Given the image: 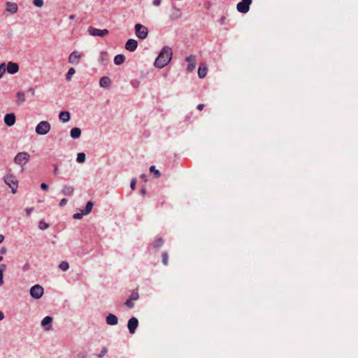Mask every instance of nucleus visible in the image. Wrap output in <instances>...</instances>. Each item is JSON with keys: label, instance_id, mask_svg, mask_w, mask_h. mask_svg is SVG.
<instances>
[{"label": "nucleus", "instance_id": "1", "mask_svg": "<svg viewBox=\"0 0 358 358\" xmlns=\"http://www.w3.org/2000/svg\"><path fill=\"white\" fill-rule=\"evenodd\" d=\"M172 57V50L169 46H165L162 48L155 62V66L157 68L162 69L167 65Z\"/></svg>", "mask_w": 358, "mask_h": 358}, {"label": "nucleus", "instance_id": "2", "mask_svg": "<svg viewBox=\"0 0 358 358\" xmlns=\"http://www.w3.org/2000/svg\"><path fill=\"white\" fill-rule=\"evenodd\" d=\"M3 180L5 183L11 189L12 193H16L18 187V180H17L16 177L13 174L8 173L4 176Z\"/></svg>", "mask_w": 358, "mask_h": 358}, {"label": "nucleus", "instance_id": "3", "mask_svg": "<svg viewBox=\"0 0 358 358\" xmlns=\"http://www.w3.org/2000/svg\"><path fill=\"white\" fill-rule=\"evenodd\" d=\"M50 124L48 121H41L36 127V133L43 136L50 131Z\"/></svg>", "mask_w": 358, "mask_h": 358}, {"label": "nucleus", "instance_id": "4", "mask_svg": "<svg viewBox=\"0 0 358 358\" xmlns=\"http://www.w3.org/2000/svg\"><path fill=\"white\" fill-rule=\"evenodd\" d=\"M30 156L27 152H19L14 158V162L21 166L26 164L29 160Z\"/></svg>", "mask_w": 358, "mask_h": 358}, {"label": "nucleus", "instance_id": "5", "mask_svg": "<svg viewBox=\"0 0 358 358\" xmlns=\"http://www.w3.org/2000/svg\"><path fill=\"white\" fill-rule=\"evenodd\" d=\"M135 33L138 38L145 39L148 36V31L145 26L141 24H136L135 25Z\"/></svg>", "mask_w": 358, "mask_h": 358}, {"label": "nucleus", "instance_id": "6", "mask_svg": "<svg viewBox=\"0 0 358 358\" xmlns=\"http://www.w3.org/2000/svg\"><path fill=\"white\" fill-rule=\"evenodd\" d=\"M87 31L91 36L99 37H104L108 34V30L106 29H99L92 27H90Z\"/></svg>", "mask_w": 358, "mask_h": 358}, {"label": "nucleus", "instance_id": "7", "mask_svg": "<svg viewBox=\"0 0 358 358\" xmlns=\"http://www.w3.org/2000/svg\"><path fill=\"white\" fill-rule=\"evenodd\" d=\"M29 292H30V295L33 298H34L36 299H38L43 294V288L39 285H36L30 289Z\"/></svg>", "mask_w": 358, "mask_h": 358}, {"label": "nucleus", "instance_id": "8", "mask_svg": "<svg viewBox=\"0 0 358 358\" xmlns=\"http://www.w3.org/2000/svg\"><path fill=\"white\" fill-rule=\"evenodd\" d=\"M252 0H242L237 4V10L241 13H246L250 9V5L252 3Z\"/></svg>", "mask_w": 358, "mask_h": 358}, {"label": "nucleus", "instance_id": "9", "mask_svg": "<svg viewBox=\"0 0 358 358\" xmlns=\"http://www.w3.org/2000/svg\"><path fill=\"white\" fill-rule=\"evenodd\" d=\"M138 325V321L137 318L133 317L130 318L127 323V327L130 334H134Z\"/></svg>", "mask_w": 358, "mask_h": 358}, {"label": "nucleus", "instance_id": "10", "mask_svg": "<svg viewBox=\"0 0 358 358\" xmlns=\"http://www.w3.org/2000/svg\"><path fill=\"white\" fill-rule=\"evenodd\" d=\"M81 57V53L78 51H73L70 54L69 57V62L73 65H77L79 64Z\"/></svg>", "mask_w": 358, "mask_h": 358}, {"label": "nucleus", "instance_id": "11", "mask_svg": "<svg viewBox=\"0 0 358 358\" xmlns=\"http://www.w3.org/2000/svg\"><path fill=\"white\" fill-rule=\"evenodd\" d=\"M182 10L176 6H173L171 10L169 17L172 20H178L182 17Z\"/></svg>", "mask_w": 358, "mask_h": 358}, {"label": "nucleus", "instance_id": "12", "mask_svg": "<svg viewBox=\"0 0 358 358\" xmlns=\"http://www.w3.org/2000/svg\"><path fill=\"white\" fill-rule=\"evenodd\" d=\"M186 61L188 62L187 71L192 72L196 67V57L194 55H189L186 58Z\"/></svg>", "mask_w": 358, "mask_h": 358}, {"label": "nucleus", "instance_id": "13", "mask_svg": "<svg viewBox=\"0 0 358 358\" xmlns=\"http://www.w3.org/2000/svg\"><path fill=\"white\" fill-rule=\"evenodd\" d=\"M138 47V42L135 39H129L125 44V49L128 51L133 52Z\"/></svg>", "mask_w": 358, "mask_h": 358}, {"label": "nucleus", "instance_id": "14", "mask_svg": "<svg viewBox=\"0 0 358 358\" xmlns=\"http://www.w3.org/2000/svg\"><path fill=\"white\" fill-rule=\"evenodd\" d=\"M6 70L9 73L14 74L19 71V66L17 63L9 62L6 68Z\"/></svg>", "mask_w": 358, "mask_h": 358}, {"label": "nucleus", "instance_id": "15", "mask_svg": "<svg viewBox=\"0 0 358 358\" xmlns=\"http://www.w3.org/2000/svg\"><path fill=\"white\" fill-rule=\"evenodd\" d=\"M4 122L8 127L13 126L15 122V114L14 113L6 114L4 117Z\"/></svg>", "mask_w": 358, "mask_h": 358}, {"label": "nucleus", "instance_id": "16", "mask_svg": "<svg viewBox=\"0 0 358 358\" xmlns=\"http://www.w3.org/2000/svg\"><path fill=\"white\" fill-rule=\"evenodd\" d=\"M15 96H16L15 103L17 106H21L26 101L25 94L23 91H18L16 93Z\"/></svg>", "mask_w": 358, "mask_h": 358}, {"label": "nucleus", "instance_id": "17", "mask_svg": "<svg viewBox=\"0 0 358 358\" xmlns=\"http://www.w3.org/2000/svg\"><path fill=\"white\" fill-rule=\"evenodd\" d=\"M109 59V55L107 52L103 51L100 53L99 57V62L103 64L106 65Z\"/></svg>", "mask_w": 358, "mask_h": 358}, {"label": "nucleus", "instance_id": "18", "mask_svg": "<svg viewBox=\"0 0 358 358\" xmlns=\"http://www.w3.org/2000/svg\"><path fill=\"white\" fill-rule=\"evenodd\" d=\"M106 322L110 325H115L118 322V319L116 315L110 313L106 317Z\"/></svg>", "mask_w": 358, "mask_h": 358}, {"label": "nucleus", "instance_id": "19", "mask_svg": "<svg viewBox=\"0 0 358 358\" xmlns=\"http://www.w3.org/2000/svg\"><path fill=\"white\" fill-rule=\"evenodd\" d=\"M52 321V318L50 316L45 317L42 322L41 325L44 327L45 330H49L51 328L50 324Z\"/></svg>", "mask_w": 358, "mask_h": 358}, {"label": "nucleus", "instance_id": "20", "mask_svg": "<svg viewBox=\"0 0 358 358\" xmlns=\"http://www.w3.org/2000/svg\"><path fill=\"white\" fill-rule=\"evenodd\" d=\"M62 192L65 196H71L74 193V188L71 185H65L63 187Z\"/></svg>", "mask_w": 358, "mask_h": 358}, {"label": "nucleus", "instance_id": "21", "mask_svg": "<svg viewBox=\"0 0 358 358\" xmlns=\"http://www.w3.org/2000/svg\"><path fill=\"white\" fill-rule=\"evenodd\" d=\"M70 113L68 111H62L59 115V119L62 122H67L70 120Z\"/></svg>", "mask_w": 358, "mask_h": 358}, {"label": "nucleus", "instance_id": "22", "mask_svg": "<svg viewBox=\"0 0 358 358\" xmlns=\"http://www.w3.org/2000/svg\"><path fill=\"white\" fill-rule=\"evenodd\" d=\"M99 85L102 87H108L111 85V80L108 77H102L99 80Z\"/></svg>", "mask_w": 358, "mask_h": 358}, {"label": "nucleus", "instance_id": "23", "mask_svg": "<svg viewBox=\"0 0 358 358\" xmlns=\"http://www.w3.org/2000/svg\"><path fill=\"white\" fill-rule=\"evenodd\" d=\"M207 66L205 64L201 65L198 69V76L199 78H203L206 76Z\"/></svg>", "mask_w": 358, "mask_h": 358}, {"label": "nucleus", "instance_id": "24", "mask_svg": "<svg viewBox=\"0 0 358 358\" xmlns=\"http://www.w3.org/2000/svg\"><path fill=\"white\" fill-rule=\"evenodd\" d=\"M71 137L73 138H78L81 135V130L78 127H74L71 130Z\"/></svg>", "mask_w": 358, "mask_h": 358}, {"label": "nucleus", "instance_id": "25", "mask_svg": "<svg viewBox=\"0 0 358 358\" xmlns=\"http://www.w3.org/2000/svg\"><path fill=\"white\" fill-rule=\"evenodd\" d=\"M6 10L11 13H15L17 10V6L15 3L8 2Z\"/></svg>", "mask_w": 358, "mask_h": 358}, {"label": "nucleus", "instance_id": "26", "mask_svg": "<svg viewBox=\"0 0 358 358\" xmlns=\"http://www.w3.org/2000/svg\"><path fill=\"white\" fill-rule=\"evenodd\" d=\"M125 57L123 55H117L114 58V62L116 65H120L124 62Z\"/></svg>", "mask_w": 358, "mask_h": 358}, {"label": "nucleus", "instance_id": "27", "mask_svg": "<svg viewBox=\"0 0 358 358\" xmlns=\"http://www.w3.org/2000/svg\"><path fill=\"white\" fill-rule=\"evenodd\" d=\"M94 203L92 201H88L86 204L85 208L84 210L83 214L88 215L92 210Z\"/></svg>", "mask_w": 358, "mask_h": 358}, {"label": "nucleus", "instance_id": "28", "mask_svg": "<svg viewBox=\"0 0 358 358\" xmlns=\"http://www.w3.org/2000/svg\"><path fill=\"white\" fill-rule=\"evenodd\" d=\"M150 173H153L154 177L155 178H158L161 176V173H160L159 171L156 169L155 166H151L150 167Z\"/></svg>", "mask_w": 358, "mask_h": 358}, {"label": "nucleus", "instance_id": "29", "mask_svg": "<svg viewBox=\"0 0 358 358\" xmlns=\"http://www.w3.org/2000/svg\"><path fill=\"white\" fill-rule=\"evenodd\" d=\"M59 268L63 271H66L69 268V264L67 262L63 261L59 264Z\"/></svg>", "mask_w": 358, "mask_h": 358}, {"label": "nucleus", "instance_id": "30", "mask_svg": "<svg viewBox=\"0 0 358 358\" xmlns=\"http://www.w3.org/2000/svg\"><path fill=\"white\" fill-rule=\"evenodd\" d=\"M76 73V70L73 69V68H70L66 75V79L68 80V81H71V76L73 75H74Z\"/></svg>", "mask_w": 358, "mask_h": 358}, {"label": "nucleus", "instance_id": "31", "mask_svg": "<svg viewBox=\"0 0 358 358\" xmlns=\"http://www.w3.org/2000/svg\"><path fill=\"white\" fill-rule=\"evenodd\" d=\"M85 154L83 153V152H80L77 155V159H76V161L78 162V163H83L85 162Z\"/></svg>", "mask_w": 358, "mask_h": 358}, {"label": "nucleus", "instance_id": "32", "mask_svg": "<svg viewBox=\"0 0 358 358\" xmlns=\"http://www.w3.org/2000/svg\"><path fill=\"white\" fill-rule=\"evenodd\" d=\"M164 244V241L162 238H158L157 239L154 243H153V247L155 248H159L160 247H162Z\"/></svg>", "mask_w": 358, "mask_h": 358}, {"label": "nucleus", "instance_id": "33", "mask_svg": "<svg viewBox=\"0 0 358 358\" xmlns=\"http://www.w3.org/2000/svg\"><path fill=\"white\" fill-rule=\"evenodd\" d=\"M48 227H49V225L46 222H45L43 221L39 222L38 227L40 228V229L45 230V229H48Z\"/></svg>", "mask_w": 358, "mask_h": 358}, {"label": "nucleus", "instance_id": "34", "mask_svg": "<svg viewBox=\"0 0 358 358\" xmlns=\"http://www.w3.org/2000/svg\"><path fill=\"white\" fill-rule=\"evenodd\" d=\"M169 255L167 252H164L162 253V262L164 265H168Z\"/></svg>", "mask_w": 358, "mask_h": 358}, {"label": "nucleus", "instance_id": "35", "mask_svg": "<svg viewBox=\"0 0 358 358\" xmlns=\"http://www.w3.org/2000/svg\"><path fill=\"white\" fill-rule=\"evenodd\" d=\"M6 72V64L5 63H2L0 64V78H2L3 74Z\"/></svg>", "mask_w": 358, "mask_h": 358}, {"label": "nucleus", "instance_id": "36", "mask_svg": "<svg viewBox=\"0 0 358 358\" xmlns=\"http://www.w3.org/2000/svg\"><path fill=\"white\" fill-rule=\"evenodd\" d=\"M139 298V295L138 292H133L129 296V299L132 301H136Z\"/></svg>", "mask_w": 358, "mask_h": 358}, {"label": "nucleus", "instance_id": "37", "mask_svg": "<svg viewBox=\"0 0 358 358\" xmlns=\"http://www.w3.org/2000/svg\"><path fill=\"white\" fill-rule=\"evenodd\" d=\"M108 349L106 347L102 348L99 354L97 355L99 358H102L107 353Z\"/></svg>", "mask_w": 358, "mask_h": 358}, {"label": "nucleus", "instance_id": "38", "mask_svg": "<svg viewBox=\"0 0 358 358\" xmlns=\"http://www.w3.org/2000/svg\"><path fill=\"white\" fill-rule=\"evenodd\" d=\"M33 3L37 7H42L43 6V0H34Z\"/></svg>", "mask_w": 358, "mask_h": 358}, {"label": "nucleus", "instance_id": "39", "mask_svg": "<svg viewBox=\"0 0 358 358\" xmlns=\"http://www.w3.org/2000/svg\"><path fill=\"white\" fill-rule=\"evenodd\" d=\"M124 305H125L126 306H127L128 308H134V303H133V301H132V300H131L130 299H127V300L125 301Z\"/></svg>", "mask_w": 358, "mask_h": 358}, {"label": "nucleus", "instance_id": "40", "mask_svg": "<svg viewBox=\"0 0 358 358\" xmlns=\"http://www.w3.org/2000/svg\"><path fill=\"white\" fill-rule=\"evenodd\" d=\"M83 215H84L83 212L82 213H77L73 214V219H76V220H80L83 217Z\"/></svg>", "mask_w": 358, "mask_h": 358}, {"label": "nucleus", "instance_id": "41", "mask_svg": "<svg viewBox=\"0 0 358 358\" xmlns=\"http://www.w3.org/2000/svg\"><path fill=\"white\" fill-rule=\"evenodd\" d=\"M87 356V354L86 352H80L77 355L78 358H86Z\"/></svg>", "mask_w": 358, "mask_h": 358}, {"label": "nucleus", "instance_id": "42", "mask_svg": "<svg viewBox=\"0 0 358 358\" xmlns=\"http://www.w3.org/2000/svg\"><path fill=\"white\" fill-rule=\"evenodd\" d=\"M41 187L44 191H48V189H49L48 185L46 183H45V182H42L41 184Z\"/></svg>", "mask_w": 358, "mask_h": 358}, {"label": "nucleus", "instance_id": "43", "mask_svg": "<svg viewBox=\"0 0 358 358\" xmlns=\"http://www.w3.org/2000/svg\"><path fill=\"white\" fill-rule=\"evenodd\" d=\"M67 201L66 199H62L59 202V206L64 207L67 203Z\"/></svg>", "mask_w": 358, "mask_h": 358}, {"label": "nucleus", "instance_id": "44", "mask_svg": "<svg viewBox=\"0 0 358 358\" xmlns=\"http://www.w3.org/2000/svg\"><path fill=\"white\" fill-rule=\"evenodd\" d=\"M136 184V180L132 179V180L131 181V184H130V187L132 189H135Z\"/></svg>", "mask_w": 358, "mask_h": 358}, {"label": "nucleus", "instance_id": "45", "mask_svg": "<svg viewBox=\"0 0 358 358\" xmlns=\"http://www.w3.org/2000/svg\"><path fill=\"white\" fill-rule=\"evenodd\" d=\"M162 0H153L152 4L155 6H159L161 4Z\"/></svg>", "mask_w": 358, "mask_h": 358}, {"label": "nucleus", "instance_id": "46", "mask_svg": "<svg viewBox=\"0 0 358 358\" xmlns=\"http://www.w3.org/2000/svg\"><path fill=\"white\" fill-rule=\"evenodd\" d=\"M28 92L32 95V96H34L35 95V90L34 87H29L28 89Z\"/></svg>", "mask_w": 358, "mask_h": 358}, {"label": "nucleus", "instance_id": "47", "mask_svg": "<svg viewBox=\"0 0 358 358\" xmlns=\"http://www.w3.org/2000/svg\"><path fill=\"white\" fill-rule=\"evenodd\" d=\"M58 171H59L58 166L56 164H54V174L57 176L58 174Z\"/></svg>", "mask_w": 358, "mask_h": 358}, {"label": "nucleus", "instance_id": "48", "mask_svg": "<svg viewBox=\"0 0 358 358\" xmlns=\"http://www.w3.org/2000/svg\"><path fill=\"white\" fill-rule=\"evenodd\" d=\"M3 272L2 270H0V286L3 285Z\"/></svg>", "mask_w": 358, "mask_h": 358}, {"label": "nucleus", "instance_id": "49", "mask_svg": "<svg viewBox=\"0 0 358 358\" xmlns=\"http://www.w3.org/2000/svg\"><path fill=\"white\" fill-rule=\"evenodd\" d=\"M33 211V208H29L26 209V213L29 215Z\"/></svg>", "mask_w": 358, "mask_h": 358}, {"label": "nucleus", "instance_id": "50", "mask_svg": "<svg viewBox=\"0 0 358 358\" xmlns=\"http://www.w3.org/2000/svg\"><path fill=\"white\" fill-rule=\"evenodd\" d=\"M203 108H204V105H203V104H202V103H200V104H199V105L197 106V109H198L199 110H202L203 109Z\"/></svg>", "mask_w": 358, "mask_h": 358}, {"label": "nucleus", "instance_id": "51", "mask_svg": "<svg viewBox=\"0 0 358 358\" xmlns=\"http://www.w3.org/2000/svg\"><path fill=\"white\" fill-rule=\"evenodd\" d=\"M6 264H1L0 265V270H2V272L3 273V271L6 270Z\"/></svg>", "mask_w": 358, "mask_h": 358}, {"label": "nucleus", "instance_id": "52", "mask_svg": "<svg viewBox=\"0 0 358 358\" xmlns=\"http://www.w3.org/2000/svg\"><path fill=\"white\" fill-rule=\"evenodd\" d=\"M4 240V236L0 234V243H2Z\"/></svg>", "mask_w": 358, "mask_h": 358}, {"label": "nucleus", "instance_id": "53", "mask_svg": "<svg viewBox=\"0 0 358 358\" xmlns=\"http://www.w3.org/2000/svg\"><path fill=\"white\" fill-rule=\"evenodd\" d=\"M1 252L2 254H5L6 252V249L5 248H2Z\"/></svg>", "mask_w": 358, "mask_h": 358}, {"label": "nucleus", "instance_id": "54", "mask_svg": "<svg viewBox=\"0 0 358 358\" xmlns=\"http://www.w3.org/2000/svg\"><path fill=\"white\" fill-rule=\"evenodd\" d=\"M3 317H4L3 313L0 311V320H3Z\"/></svg>", "mask_w": 358, "mask_h": 358}, {"label": "nucleus", "instance_id": "55", "mask_svg": "<svg viewBox=\"0 0 358 358\" xmlns=\"http://www.w3.org/2000/svg\"><path fill=\"white\" fill-rule=\"evenodd\" d=\"M75 17H76V16H75L74 15H71L69 16V19H70V20H74V19H75Z\"/></svg>", "mask_w": 358, "mask_h": 358}, {"label": "nucleus", "instance_id": "56", "mask_svg": "<svg viewBox=\"0 0 358 358\" xmlns=\"http://www.w3.org/2000/svg\"><path fill=\"white\" fill-rule=\"evenodd\" d=\"M141 192H142V194H143V195L145 194V190L144 189H143L141 190Z\"/></svg>", "mask_w": 358, "mask_h": 358}, {"label": "nucleus", "instance_id": "57", "mask_svg": "<svg viewBox=\"0 0 358 358\" xmlns=\"http://www.w3.org/2000/svg\"><path fill=\"white\" fill-rule=\"evenodd\" d=\"M3 259V257L0 256V262Z\"/></svg>", "mask_w": 358, "mask_h": 358}, {"label": "nucleus", "instance_id": "58", "mask_svg": "<svg viewBox=\"0 0 358 358\" xmlns=\"http://www.w3.org/2000/svg\"><path fill=\"white\" fill-rule=\"evenodd\" d=\"M145 176L144 174H143V175L141 176V178H145Z\"/></svg>", "mask_w": 358, "mask_h": 358}]
</instances>
